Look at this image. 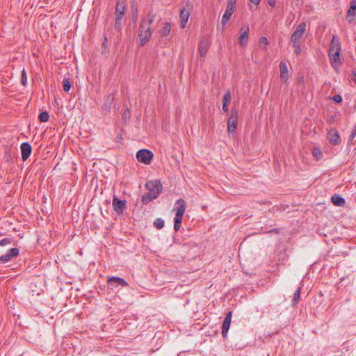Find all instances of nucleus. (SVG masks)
I'll return each mask as SVG.
<instances>
[{"label": "nucleus", "mask_w": 356, "mask_h": 356, "mask_svg": "<svg viewBox=\"0 0 356 356\" xmlns=\"http://www.w3.org/2000/svg\"><path fill=\"white\" fill-rule=\"evenodd\" d=\"M148 192L142 196L141 202L143 204L147 205L151 201L156 199L161 193L163 186L159 179L149 181L145 184Z\"/></svg>", "instance_id": "nucleus-1"}, {"label": "nucleus", "mask_w": 356, "mask_h": 356, "mask_svg": "<svg viewBox=\"0 0 356 356\" xmlns=\"http://www.w3.org/2000/svg\"><path fill=\"white\" fill-rule=\"evenodd\" d=\"M341 50L340 38L338 35H333L328 51L329 57L332 65L339 60Z\"/></svg>", "instance_id": "nucleus-2"}, {"label": "nucleus", "mask_w": 356, "mask_h": 356, "mask_svg": "<svg viewBox=\"0 0 356 356\" xmlns=\"http://www.w3.org/2000/svg\"><path fill=\"white\" fill-rule=\"evenodd\" d=\"M186 202L185 201L180 198L177 200L175 202V207L176 208V215L175 217V223H174V229L177 232L181 225L183 216L184 212L186 211Z\"/></svg>", "instance_id": "nucleus-3"}, {"label": "nucleus", "mask_w": 356, "mask_h": 356, "mask_svg": "<svg viewBox=\"0 0 356 356\" xmlns=\"http://www.w3.org/2000/svg\"><path fill=\"white\" fill-rule=\"evenodd\" d=\"M138 36L140 38V45L144 46L151 37L152 31L149 25L146 26V22H143L139 26Z\"/></svg>", "instance_id": "nucleus-4"}, {"label": "nucleus", "mask_w": 356, "mask_h": 356, "mask_svg": "<svg viewBox=\"0 0 356 356\" xmlns=\"http://www.w3.org/2000/svg\"><path fill=\"white\" fill-rule=\"evenodd\" d=\"M236 1L237 0H228L227 1L226 10H225V13L223 14L222 19H221V22H220V24L222 27V31L225 29V25L227 24V22L229 20L232 14L234 12Z\"/></svg>", "instance_id": "nucleus-5"}, {"label": "nucleus", "mask_w": 356, "mask_h": 356, "mask_svg": "<svg viewBox=\"0 0 356 356\" xmlns=\"http://www.w3.org/2000/svg\"><path fill=\"white\" fill-rule=\"evenodd\" d=\"M306 31V23L301 22L296 27L294 32L292 33L290 41L291 43H301V39Z\"/></svg>", "instance_id": "nucleus-6"}, {"label": "nucleus", "mask_w": 356, "mask_h": 356, "mask_svg": "<svg viewBox=\"0 0 356 356\" xmlns=\"http://www.w3.org/2000/svg\"><path fill=\"white\" fill-rule=\"evenodd\" d=\"M238 126V111L236 108H232L230 116L227 120V131L234 134Z\"/></svg>", "instance_id": "nucleus-7"}, {"label": "nucleus", "mask_w": 356, "mask_h": 356, "mask_svg": "<svg viewBox=\"0 0 356 356\" xmlns=\"http://www.w3.org/2000/svg\"><path fill=\"white\" fill-rule=\"evenodd\" d=\"M136 158L139 162L149 165L153 159V153L149 149H142L136 153Z\"/></svg>", "instance_id": "nucleus-8"}, {"label": "nucleus", "mask_w": 356, "mask_h": 356, "mask_svg": "<svg viewBox=\"0 0 356 356\" xmlns=\"http://www.w3.org/2000/svg\"><path fill=\"white\" fill-rule=\"evenodd\" d=\"M186 6L187 7V9L186 8L181 9L179 13L180 26L182 29L186 27L191 13L190 10L191 6L189 0L186 1Z\"/></svg>", "instance_id": "nucleus-9"}, {"label": "nucleus", "mask_w": 356, "mask_h": 356, "mask_svg": "<svg viewBox=\"0 0 356 356\" xmlns=\"http://www.w3.org/2000/svg\"><path fill=\"white\" fill-rule=\"evenodd\" d=\"M19 254L17 248L9 249L5 254L0 257V264H5L10 261L12 259L17 257Z\"/></svg>", "instance_id": "nucleus-10"}, {"label": "nucleus", "mask_w": 356, "mask_h": 356, "mask_svg": "<svg viewBox=\"0 0 356 356\" xmlns=\"http://www.w3.org/2000/svg\"><path fill=\"white\" fill-rule=\"evenodd\" d=\"M107 284L111 287H116L118 285L123 286H127L129 285L128 282L124 279L115 276L108 277Z\"/></svg>", "instance_id": "nucleus-11"}, {"label": "nucleus", "mask_w": 356, "mask_h": 356, "mask_svg": "<svg viewBox=\"0 0 356 356\" xmlns=\"http://www.w3.org/2000/svg\"><path fill=\"white\" fill-rule=\"evenodd\" d=\"M327 139L329 142L333 145H337L340 143V135L337 129L332 128L328 131Z\"/></svg>", "instance_id": "nucleus-12"}, {"label": "nucleus", "mask_w": 356, "mask_h": 356, "mask_svg": "<svg viewBox=\"0 0 356 356\" xmlns=\"http://www.w3.org/2000/svg\"><path fill=\"white\" fill-rule=\"evenodd\" d=\"M232 316V311L228 312L227 313L226 316L222 323V335L224 338L227 337V332H228V330L229 329L230 324H231Z\"/></svg>", "instance_id": "nucleus-13"}, {"label": "nucleus", "mask_w": 356, "mask_h": 356, "mask_svg": "<svg viewBox=\"0 0 356 356\" xmlns=\"http://www.w3.org/2000/svg\"><path fill=\"white\" fill-rule=\"evenodd\" d=\"M113 207L118 214H122L126 207V201L118 199L116 196L113 198Z\"/></svg>", "instance_id": "nucleus-14"}, {"label": "nucleus", "mask_w": 356, "mask_h": 356, "mask_svg": "<svg viewBox=\"0 0 356 356\" xmlns=\"http://www.w3.org/2000/svg\"><path fill=\"white\" fill-rule=\"evenodd\" d=\"M249 26H243L241 29V34L238 38V42L242 47L246 46L248 39Z\"/></svg>", "instance_id": "nucleus-15"}, {"label": "nucleus", "mask_w": 356, "mask_h": 356, "mask_svg": "<svg viewBox=\"0 0 356 356\" xmlns=\"http://www.w3.org/2000/svg\"><path fill=\"white\" fill-rule=\"evenodd\" d=\"M209 45L210 43L207 38L201 39L198 44V53L200 57H203L207 54Z\"/></svg>", "instance_id": "nucleus-16"}, {"label": "nucleus", "mask_w": 356, "mask_h": 356, "mask_svg": "<svg viewBox=\"0 0 356 356\" xmlns=\"http://www.w3.org/2000/svg\"><path fill=\"white\" fill-rule=\"evenodd\" d=\"M21 153L22 159L24 161L27 160L32 152V147L28 142H24L21 144Z\"/></svg>", "instance_id": "nucleus-17"}, {"label": "nucleus", "mask_w": 356, "mask_h": 356, "mask_svg": "<svg viewBox=\"0 0 356 356\" xmlns=\"http://www.w3.org/2000/svg\"><path fill=\"white\" fill-rule=\"evenodd\" d=\"M115 99V95L113 93L109 94L101 107V110L106 113H108L111 110V106L113 105Z\"/></svg>", "instance_id": "nucleus-18"}, {"label": "nucleus", "mask_w": 356, "mask_h": 356, "mask_svg": "<svg viewBox=\"0 0 356 356\" xmlns=\"http://www.w3.org/2000/svg\"><path fill=\"white\" fill-rule=\"evenodd\" d=\"M126 6L124 3H121L120 0H117L115 5V17H123L125 15Z\"/></svg>", "instance_id": "nucleus-19"}, {"label": "nucleus", "mask_w": 356, "mask_h": 356, "mask_svg": "<svg viewBox=\"0 0 356 356\" xmlns=\"http://www.w3.org/2000/svg\"><path fill=\"white\" fill-rule=\"evenodd\" d=\"M356 15V0H351L350 8L347 12V19L349 22L355 19L354 17Z\"/></svg>", "instance_id": "nucleus-20"}, {"label": "nucleus", "mask_w": 356, "mask_h": 356, "mask_svg": "<svg viewBox=\"0 0 356 356\" xmlns=\"http://www.w3.org/2000/svg\"><path fill=\"white\" fill-rule=\"evenodd\" d=\"M280 77L284 82H286L289 79L288 68L284 61L280 63Z\"/></svg>", "instance_id": "nucleus-21"}, {"label": "nucleus", "mask_w": 356, "mask_h": 356, "mask_svg": "<svg viewBox=\"0 0 356 356\" xmlns=\"http://www.w3.org/2000/svg\"><path fill=\"white\" fill-rule=\"evenodd\" d=\"M230 99H231V94H230V92L229 91H227L224 96H223V99H222V111L224 112H227L228 111V107H229V102L230 101Z\"/></svg>", "instance_id": "nucleus-22"}, {"label": "nucleus", "mask_w": 356, "mask_h": 356, "mask_svg": "<svg viewBox=\"0 0 356 356\" xmlns=\"http://www.w3.org/2000/svg\"><path fill=\"white\" fill-rule=\"evenodd\" d=\"M171 31V24L169 22H165L163 24V27L159 31V33L161 36L166 37L168 36Z\"/></svg>", "instance_id": "nucleus-23"}, {"label": "nucleus", "mask_w": 356, "mask_h": 356, "mask_svg": "<svg viewBox=\"0 0 356 356\" xmlns=\"http://www.w3.org/2000/svg\"><path fill=\"white\" fill-rule=\"evenodd\" d=\"M332 202L336 206H342L345 204V200L340 195H334L332 197Z\"/></svg>", "instance_id": "nucleus-24"}, {"label": "nucleus", "mask_w": 356, "mask_h": 356, "mask_svg": "<svg viewBox=\"0 0 356 356\" xmlns=\"http://www.w3.org/2000/svg\"><path fill=\"white\" fill-rule=\"evenodd\" d=\"M300 293H301V287L300 286L296 290V291L293 294V304H292L293 306H296L298 304V302L300 298Z\"/></svg>", "instance_id": "nucleus-25"}, {"label": "nucleus", "mask_w": 356, "mask_h": 356, "mask_svg": "<svg viewBox=\"0 0 356 356\" xmlns=\"http://www.w3.org/2000/svg\"><path fill=\"white\" fill-rule=\"evenodd\" d=\"M312 155L317 160L319 161L323 157V153L320 148L314 147L312 149Z\"/></svg>", "instance_id": "nucleus-26"}, {"label": "nucleus", "mask_w": 356, "mask_h": 356, "mask_svg": "<svg viewBox=\"0 0 356 356\" xmlns=\"http://www.w3.org/2000/svg\"><path fill=\"white\" fill-rule=\"evenodd\" d=\"M122 19H123V17H115V23H114V29L115 30H117L118 32H120L122 29Z\"/></svg>", "instance_id": "nucleus-27"}, {"label": "nucleus", "mask_w": 356, "mask_h": 356, "mask_svg": "<svg viewBox=\"0 0 356 356\" xmlns=\"http://www.w3.org/2000/svg\"><path fill=\"white\" fill-rule=\"evenodd\" d=\"M154 226L158 229H162L163 227H164V225H165V222L164 220L162 219V218H156L154 221Z\"/></svg>", "instance_id": "nucleus-28"}, {"label": "nucleus", "mask_w": 356, "mask_h": 356, "mask_svg": "<svg viewBox=\"0 0 356 356\" xmlns=\"http://www.w3.org/2000/svg\"><path fill=\"white\" fill-rule=\"evenodd\" d=\"M21 84L24 86L27 85V74L24 68L21 72Z\"/></svg>", "instance_id": "nucleus-29"}, {"label": "nucleus", "mask_w": 356, "mask_h": 356, "mask_svg": "<svg viewBox=\"0 0 356 356\" xmlns=\"http://www.w3.org/2000/svg\"><path fill=\"white\" fill-rule=\"evenodd\" d=\"M72 87L69 79H64L63 81V88L65 92H68Z\"/></svg>", "instance_id": "nucleus-30"}, {"label": "nucleus", "mask_w": 356, "mask_h": 356, "mask_svg": "<svg viewBox=\"0 0 356 356\" xmlns=\"http://www.w3.org/2000/svg\"><path fill=\"white\" fill-rule=\"evenodd\" d=\"M38 118L40 122H45L49 120V115L47 111H43L40 113Z\"/></svg>", "instance_id": "nucleus-31"}, {"label": "nucleus", "mask_w": 356, "mask_h": 356, "mask_svg": "<svg viewBox=\"0 0 356 356\" xmlns=\"http://www.w3.org/2000/svg\"><path fill=\"white\" fill-rule=\"evenodd\" d=\"M131 8L133 21L136 22L138 19V8L134 5H131Z\"/></svg>", "instance_id": "nucleus-32"}, {"label": "nucleus", "mask_w": 356, "mask_h": 356, "mask_svg": "<svg viewBox=\"0 0 356 356\" xmlns=\"http://www.w3.org/2000/svg\"><path fill=\"white\" fill-rule=\"evenodd\" d=\"M294 48V52L296 56H299L301 53V43H292Z\"/></svg>", "instance_id": "nucleus-33"}, {"label": "nucleus", "mask_w": 356, "mask_h": 356, "mask_svg": "<svg viewBox=\"0 0 356 356\" xmlns=\"http://www.w3.org/2000/svg\"><path fill=\"white\" fill-rule=\"evenodd\" d=\"M13 242V239L10 238H4L3 239H0V245L4 246L9 244H11Z\"/></svg>", "instance_id": "nucleus-34"}, {"label": "nucleus", "mask_w": 356, "mask_h": 356, "mask_svg": "<svg viewBox=\"0 0 356 356\" xmlns=\"http://www.w3.org/2000/svg\"><path fill=\"white\" fill-rule=\"evenodd\" d=\"M332 99L337 103H341L342 102V97L340 95H336L332 97Z\"/></svg>", "instance_id": "nucleus-35"}, {"label": "nucleus", "mask_w": 356, "mask_h": 356, "mask_svg": "<svg viewBox=\"0 0 356 356\" xmlns=\"http://www.w3.org/2000/svg\"><path fill=\"white\" fill-rule=\"evenodd\" d=\"M259 43L261 44L267 45L268 44V40L266 37H261L259 39Z\"/></svg>", "instance_id": "nucleus-36"}, {"label": "nucleus", "mask_w": 356, "mask_h": 356, "mask_svg": "<svg viewBox=\"0 0 356 356\" xmlns=\"http://www.w3.org/2000/svg\"><path fill=\"white\" fill-rule=\"evenodd\" d=\"M268 3L272 7H275L276 5V0H268Z\"/></svg>", "instance_id": "nucleus-37"}, {"label": "nucleus", "mask_w": 356, "mask_h": 356, "mask_svg": "<svg viewBox=\"0 0 356 356\" xmlns=\"http://www.w3.org/2000/svg\"><path fill=\"white\" fill-rule=\"evenodd\" d=\"M154 16H152L148 20V22L147 24L146 23V26L147 25H149V26L151 27V24H152V22H154Z\"/></svg>", "instance_id": "nucleus-38"}, {"label": "nucleus", "mask_w": 356, "mask_h": 356, "mask_svg": "<svg viewBox=\"0 0 356 356\" xmlns=\"http://www.w3.org/2000/svg\"><path fill=\"white\" fill-rule=\"evenodd\" d=\"M356 136V129L355 130H353L350 134V139L353 140Z\"/></svg>", "instance_id": "nucleus-39"}, {"label": "nucleus", "mask_w": 356, "mask_h": 356, "mask_svg": "<svg viewBox=\"0 0 356 356\" xmlns=\"http://www.w3.org/2000/svg\"><path fill=\"white\" fill-rule=\"evenodd\" d=\"M353 81L356 84V70L353 71Z\"/></svg>", "instance_id": "nucleus-40"}, {"label": "nucleus", "mask_w": 356, "mask_h": 356, "mask_svg": "<svg viewBox=\"0 0 356 356\" xmlns=\"http://www.w3.org/2000/svg\"><path fill=\"white\" fill-rule=\"evenodd\" d=\"M251 2H252L253 3H254L255 5H259L261 0H250Z\"/></svg>", "instance_id": "nucleus-41"}, {"label": "nucleus", "mask_w": 356, "mask_h": 356, "mask_svg": "<svg viewBox=\"0 0 356 356\" xmlns=\"http://www.w3.org/2000/svg\"><path fill=\"white\" fill-rule=\"evenodd\" d=\"M130 115V111L129 109H127L124 113V117L125 118L126 116H129Z\"/></svg>", "instance_id": "nucleus-42"}, {"label": "nucleus", "mask_w": 356, "mask_h": 356, "mask_svg": "<svg viewBox=\"0 0 356 356\" xmlns=\"http://www.w3.org/2000/svg\"><path fill=\"white\" fill-rule=\"evenodd\" d=\"M270 232L279 233V229H273L270 230Z\"/></svg>", "instance_id": "nucleus-43"}, {"label": "nucleus", "mask_w": 356, "mask_h": 356, "mask_svg": "<svg viewBox=\"0 0 356 356\" xmlns=\"http://www.w3.org/2000/svg\"><path fill=\"white\" fill-rule=\"evenodd\" d=\"M117 138H118V139H119V140H122V134H119V135H118Z\"/></svg>", "instance_id": "nucleus-44"}, {"label": "nucleus", "mask_w": 356, "mask_h": 356, "mask_svg": "<svg viewBox=\"0 0 356 356\" xmlns=\"http://www.w3.org/2000/svg\"><path fill=\"white\" fill-rule=\"evenodd\" d=\"M106 41H107V38L105 37L104 40V42H103V44L104 45L105 44V43H106Z\"/></svg>", "instance_id": "nucleus-45"}, {"label": "nucleus", "mask_w": 356, "mask_h": 356, "mask_svg": "<svg viewBox=\"0 0 356 356\" xmlns=\"http://www.w3.org/2000/svg\"><path fill=\"white\" fill-rule=\"evenodd\" d=\"M333 119H334V116H331L330 119V122H331V120H332Z\"/></svg>", "instance_id": "nucleus-46"}]
</instances>
